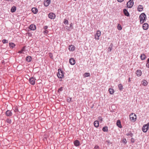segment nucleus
I'll use <instances>...</instances> for the list:
<instances>
[{"mask_svg": "<svg viewBox=\"0 0 149 149\" xmlns=\"http://www.w3.org/2000/svg\"><path fill=\"white\" fill-rule=\"evenodd\" d=\"M9 46L11 48H13L15 46V45L13 43L11 42L9 44Z\"/></svg>", "mask_w": 149, "mask_h": 149, "instance_id": "obj_22", "label": "nucleus"}, {"mask_svg": "<svg viewBox=\"0 0 149 149\" xmlns=\"http://www.w3.org/2000/svg\"><path fill=\"white\" fill-rule=\"evenodd\" d=\"M134 4L133 0H130L127 2V6L129 8H131Z\"/></svg>", "mask_w": 149, "mask_h": 149, "instance_id": "obj_5", "label": "nucleus"}, {"mask_svg": "<svg viewBox=\"0 0 149 149\" xmlns=\"http://www.w3.org/2000/svg\"><path fill=\"white\" fill-rule=\"evenodd\" d=\"M102 130L104 132H107L108 130V127L107 126H105L104 127L102 128Z\"/></svg>", "mask_w": 149, "mask_h": 149, "instance_id": "obj_25", "label": "nucleus"}, {"mask_svg": "<svg viewBox=\"0 0 149 149\" xmlns=\"http://www.w3.org/2000/svg\"><path fill=\"white\" fill-rule=\"evenodd\" d=\"M123 12L125 16H130V14L126 9H124L123 10Z\"/></svg>", "mask_w": 149, "mask_h": 149, "instance_id": "obj_15", "label": "nucleus"}, {"mask_svg": "<svg viewBox=\"0 0 149 149\" xmlns=\"http://www.w3.org/2000/svg\"><path fill=\"white\" fill-rule=\"evenodd\" d=\"M23 51H24V50H23V49L22 50H21L19 51V53H22Z\"/></svg>", "mask_w": 149, "mask_h": 149, "instance_id": "obj_41", "label": "nucleus"}, {"mask_svg": "<svg viewBox=\"0 0 149 149\" xmlns=\"http://www.w3.org/2000/svg\"><path fill=\"white\" fill-rule=\"evenodd\" d=\"M127 136H130L131 137H132L133 136V134L131 132H130L127 134Z\"/></svg>", "mask_w": 149, "mask_h": 149, "instance_id": "obj_30", "label": "nucleus"}, {"mask_svg": "<svg viewBox=\"0 0 149 149\" xmlns=\"http://www.w3.org/2000/svg\"><path fill=\"white\" fill-rule=\"evenodd\" d=\"M94 125L96 127H97L99 125V122L97 120H95L94 123Z\"/></svg>", "mask_w": 149, "mask_h": 149, "instance_id": "obj_17", "label": "nucleus"}, {"mask_svg": "<svg viewBox=\"0 0 149 149\" xmlns=\"http://www.w3.org/2000/svg\"><path fill=\"white\" fill-rule=\"evenodd\" d=\"M137 8L138 11L139 12L142 11L143 10V8L142 5H139Z\"/></svg>", "mask_w": 149, "mask_h": 149, "instance_id": "obj_18", "label": "nucleus"}, {"mask_svg": "<svg viewBox=\"0 0 149 149\" xmlns=\"http://www.w3.org/2000/svg\"><path fill=\"white\" fill-rule=\"evenodd\" d=\"M131 142L132 143H134V139L132 138L131 139Z\"/></svg>", "mask_w": 149, "mask_h": 149, "instance_id": "obj_39", "label": "nucleus"}, {"mask_svg": "<svg viewBox=\"0 0 149 149\" xmlns=\"http://www.w3.org/2000/svg\"><path fill=\"white\" fill-rule=\"evenodd\" d=\"M50 0H47L44 3V4L45 5V3H47V4L46 5V6H47L49 5V4L50 3Z\"/></svg>", "mask_w": 149, "mask_h": 149, "instance_id": "obj_28", "label": "nucleus"}, {"mask_svg": "<svg viewBox=\"0 0 149 149\" xmlns=\"http://www.w3.org/2000/svg\"><path fill=\"white\" fill-rule=\"evenodd\" d=\"M69 62L71 65H74L75 63V60L72 58H70L69 60Z\"/></svg>", "mask_w": 149, "mask_h": 149, "instance_id": "obj_9", "label": "nucleus"}, {"mask_svg": "<svg viewBox=\"0 0 149 149\" xmlns=\"http://www.w3.org/2000/svg\"><path fill=\"white\" fill-rule=\"evenodd\" d=\"M64 23L65 24H68V20L66 19H65L64 22Z\"/></svg>", "mask_w": 149, "mask_h": 149, "instance_id": "obj_34", "label": "nucleus"}, {"mask_svg": "<svg viewBox=\"0 0 149 149\" xmlns=\"http://www.w3.org/2000/svg\"><path fill=\"white\" fill-rule=\"evenodd\" d=\"M16 7L15 6H13V7H12L11 9V11L12 13H13L15 12V11L16 10Z\"/></svg>", "mask_w": 149, "mask_h": 149, "instance_id": "obj_23", "label": "nucleus"}, {"mask_svg": "<svg viewBox=\"0 0 149 149\" xmlns=\"http://www.w3.org/2000/svg\"><path fill=\"white\" fill-rule=\"evenodd\" d=\"M14 111L15 112H17L18 111V109L17 108H15V109L14 110Z\"/></svg>", "mask_w": 149, "mask_h": 149, "instance_id": "obj_46", "label": "nucleus"}, {"mask_svg": "<svg viewBox=\"0 0 149 149\" xmlns=\"http://www.w3.org/2000/svg\"><path fill=\"white\" fill-rule=\"evenodd\" d=\"M58 73L57 74L58 77L60 78H61L63 76V72L61 70L58 69Z\"/></svg>", "mask_w": 149, "mask_h": 149, "instance_id": "obj_4", "label": "nucleus"}, {"mask_svg": "<svg viewBox=\"0 0 149 149\" xmlns=\"http://www.w3.org/2000/svg\"><path fill=\"white\" fill-rule=\"evenodd\" d=\"M29 29L31 30H34L36 29V26L33 24H32L29 26Z\"/></svg>", "mask_w": 149, "mask_h": 149, "instance_id": "obj_13", "label": "nucleus"}, {"mask_svg": "<svg viewBox=\"0 0 149 149\" xmlns=\"http://www.w3.org/2000/svg\"><path fill=\"white\" fill-rule=\"evenodd\" d=\"M72 23H71L70 24V27H71L72 26Z\"/></svg>", "mask_w": 149, "mask_h": 149, "instance_id": "obj_50", "label": "nucleus"}, {"mask_svg": "<svg viewBox=\"0 0 149 149\" xmlns=\"http://www.w3.org/2000/svg\"><path fill=\"white\" fill-rule=\"evenodd\" d=\"M69 49L70 51H73L75 50V47L73 45H71L70 46Z\"/></svg>", "mask_w": 149, "mask_h": 149, "instance_id": "obj_24", "label": "nucleus"}, {"mask_svg": "<svg viewBox=\"0 0 149 149\" xmlns=\"http://www.w3.org/2000/svg\"><path fill=\"white\" fill-rule=\"evenodd\" d=\"M101 32L99 31H97V32L96 35L95 36V38L96 39L99 40V37L100 36Z\"/></svg>", "mask_w": 149, "mask_h": 149, "instance_id": "obj_8", "label": "nucleus"}, {"mask_svg": "<svg viewBox=\"0 0 149 149\" xmlns=\"http://www.w3.org/2000/svg\"><path fill=\"white\" fill-rule=\"evenodd\" d=\"M6 114L7 116H12V113L10 111L8 110L6 111Z\"/></svg>", "mask_w": 149, "mask_h": 149, "instance_id": "obj_10", "label": "nucleus"}, {"mask_svg": "<svg viewBox=\"0 0 149 149\" xmlns=\"http://www.w3.org/2000/svg\"><path fill=\"white\" fill-rule=\"evenodd\" d=\"M147 62L149 63V58L148 59Z\"/></svg>", "mask_w": 149, "mask_h": 149, "instance_id": "obj_48", "label": "nucleus"}, {"mask_svg": "<svg viewBox=\"0 0 149 149\" xmlns=\"http://www.w3.org/2000/svg\"><path fill=\"white\" fill-rule=\"evenodd\" d=\"M112 49V47H109L108 48V51H109V52H111Z\"/></svg>", "mask_w": 149, "mask_h": 149, "instance_id": "obj_40", "label": "nucleus"}, {"mask_svg": "<svg viewBox=\"0 0 149 149\" xmlns=\"http://www.w3.org/2000/svg\"><path fill=\"white\" fill-rule=\"evenodd\" d=\"M146 66L147 67H148L149 68V64H148V63H147Z\"/></svg>", "mask_w": 149, "mask_h": 149, "instance_id": "obj_43", "label": "nucleus"}, {"mask_svg": "<svg viewBox=\"0 0 149 149\" xmlns=\"http://www.w3.org/2000/svg\"><path fill=\"white\" fill-rule=\"evenodd\" d=\"M142 84L144 86H146L147 84V82L146 80H143L142 82Z\"/></svg>", "mask_w": 149, "mask_h": 149, "instance_id": "obj_26", "label": "nucleus"}, {"mask_svg": "<svg viewBox=\"0 0 149 149\" xmlns=\"http://www.w3.org/2000/svg\"><path fill=\"white\" fill-rule=\"evenodd\" d=\"M107 141V142H108V143H109V141Z\"/></svg>", "mask_w": 149, "mask_h": 149, "instance_id": "obj_53", "label": "nucleus"}, {"mask_svg": "<svg viewBox=\"0 0 149 149\" xmlns=\"http://www.w3.org/2000/svg\"><path fill=\"white\" fill-rule=\"evenodd\" d=\"M2 41L3 43H6L8 42V41L5 39L3 40Z\"/></svg>", "mask_w": 149, "mask_h": 149, "instance_id": "obj_35", "label": "nucleus"}, {"mask_svg": "<svg viewBox=\"0 0 149 149\" xmlns=\"http://www.w3.org/2000/svg\"><path fill=\"white\" fill-rule=\"evenodd\" d=\"M109 91L111 94H113L114 92V90L112 89L109 88Z\"/></svg>", "mask_w": 149, "mask_h": 149, "instance_id": "obj_27", "label": "nucleus"}, {"mask_svg": "<svg viewBox=\"0 0 149 149\" xmlns=\"http://www.w3.org/2000/svg\"><path fill=\"white\" fill-rule=\"evenodd\" d=\"M148 27V25L147 23H144L143 25V28L144 30H146Z\"/></svg>", "mask_w": 149, "mask_h": 149, "instance_id": "obj_12", "label": "nucleus"}, {"mask_svg": "<svg viewBox=\"0 0 149 149\" xmlns=\"http://www.w3.org/2000/svg\"><path fill=\"white\" fill-rule=\"evenodd\" d=\"M116 125L117 126H118V127H119L120 128H121L122 127V126L121 124V122L120 120H118L117 121L116 123Z\"/></svg>", "mask_w": 149, "mask_h": 149, "instance_id": "obj_16", "label": "nucleus"}, {"mask_svg": "<svg viewBox=\"0 0 149 149\" xmlns=\"http://www.w3.org/2000/svg\"><path fill=\"white\" fill-rule=\"evenodd\" d=\"M100 119H101L102 120V118L101 117H100Z\"/></svg>", "mask_w": 149, "mask_h": 149, "instance_id": "obj_51", "label": "nucleus"}, {"mask_svg": "<svg viewBox=\"0 0 149 149\" xmlns=\"http://www.w3.org/2000/svg\"><path fill=\"white\" fill-rule=\"evenodd\" d=\"M94 148L95 149H98L99 148V147L98 146H96L95 147H94Z\"/></svg>", "mask_w": 149, "mask_h": 149, "instance_id": "obj_42", "label": "nucleus"}, {"mask_svg": "<svg viewBox=\"0 0 149 149\" xmlns=\"http://www.w3.org/2000/svg\"><path fill=\"white\" fill-rule=\"evenodd\" d=\"M74 145L76 147L80 145V142L77 140H76L74 141Z\"/></svg>", "mask_w": 149, "mask_h": 149, "instance_id": "obj_11", "label": "nucleus"}, {"mask_svg": "<svg viewBox=\"0 0 149 149\" xmlns=\"http://www.w3.org/2000/svg\"><path fill=\"white\" fill-rule=\"evenodd\" d=\"M35 80L36 79L33 77H31L29 79V82L31 84L34 85L35 83Z\"/></svg>", "mask_w": 149, "mask_h": 149, "instance_id": "obj_6", "label": "nucleus"}, {"mask_svg": "<svg viewBox=\"0 0 149 149\" xmlns=\"http://www.w3.org/2000/svg\"><path fill=\"white\" fill-rule=\"evenodd\" d=\"M130 120L134 122H135L136 120V115L134 113H132L130 116Z\"/></svg>", "mask_w": 149, "mask_h": 149, "instance_id": "obj_2", "label": "nucleus"}, {"mask_svg": "<svg viewBox=\"0 0 149 149\" xmlns=\"http://www.w3.org/2000/svg\"><path fill=\"white\" fill-rule=\"evenodd\" d=\"M119 2H122L124 0H117Z\"/></svg>", "mask_w": 149, "mask_h": 149, "instance_id": "obj_47", "label": "nucleus"}, {"mask_svg": "<svg viewBox=\"0 0 149 149\" xmlns=\"http://www.w3.org/2000/svg\"><path fill=\"white\" fill-rule=\"evenodd\" d=\"M136 72V74L138 76H140L141 74V71L140 70H137Z\"/></svg>", "mask_w": 149, "mask_h": 149, "instance_id": "obj_21", "label": "nucleus"}, {"mask_svg": "<svg viewBox=\"0 0 149 149\" xmlns=\"http://www.w3.org/2000/svg\"><path fill=\"white\" fill-rule=\"evenodd\" d=\"M32 58L31 56H27L26 58V60L28 62H30Z\"/></svg>", "mask_w": 149, "mask_h": 149, "instance_id": "obj_20", "label": "nucleus"}, {"mask_svg": "<svg viewBox=\"0 0 149 149\" xmlns=\"http://www.w3.org/2000/svg\"><path fill=\"white\" fill-rule=\"evenodd\" d=\"M107 141V142H108V143H109V141Z\"/></svg>", "mask_w": 149, "mask_h": 149, "instance_id": "obj_52", "label": "nucleus"}, {"mask_svg": "<svg viewBox=\"0 0 149 149\" xmlns=\"http://www.w3.org/2000/svg\"><path fill=\"white\" fill-rule=\"evenodd\" d=\"M71 98H69V99H67V101L68 102H70L71 101Z\"/></svg>", "mask_w": 149, "mask_h": 149, "instance_id": "obj_45", "label": "nucleus"}, {"mask_svg": "<svg viewBox=\"0 0 149 149\" xmlns=\"http://www.w3.org/2000/svg\"><path fill=\"white\" fill-rule=\"evenodd\" d=\"M63 87H61L60 88L58 89V92H59V91H63Z\"/></svg>", "mask_w": 149, "mask_h": 149, "instance_id": "obj_36", "label": "nucleus"}, {"mask_svg": "<svg viewBox=\"0 0 149 149\" xmlns=\"http://www.w3.org/2000/svg\"><path fill=\"white\" fill-rule=\"evenodd\" d=\"M32 12L35 14H36L38 12V10L37 8H33L31 9Z\"/></svg>", "mask_w": 149, "mask_h": 149, "instance_id": "obj_14", "label": "nucleus"}, {"mask_svg": "<svg viewBox=\"0 0 149 149\" xmlns=\"http://www.w3.org/2000/svg\"><path fill=\"white\" fill-rule=\"evenodd\" d=\"M6 122L8 123H9V124H10L11 123V119H10L9 118H7L6 120Z\"/></svg>", "mask_w": 149, "mask_h": 149, "instance_id": "obj_31", "label": "nucleus"}, {"mask_svg": "<svg viewBox=\"0 0 149 149\" xmlns=\"http://www.w3.org/2000/svg\"><path fill=\"white\" fill-rule=\"evenodd\" d=\"M117 28L118 30H120L122 29V28L121 27L120 25L118 24L117 26Z\"/></svg>", "mask_w": 149, "mask_h": 149, "instance_id": "obj_33", "label": "nucleus"}, {"mask_svg": "<svg viewBox=\"0 0 149 149\" xmlns=\"http://www.w3.org/2000/svg\"><path fill=\"white\" fill-rule=\"evenodd\" d=\"M139 18L141 23H143L146 21V15L144 13H142L140 15Z\"/></svg>", "mask_w": 149, "mask_h": 149, "instance_id": "obj_1", "label": "nucleus"}, {"mask_svg": "<svg viewBox=\"0 0 149 149\" xmlns=\"http://www.w3.org/2000/svg\"><path fill=\"white\" fill-rule=\"evenodd\" d=\"M123 143H124L125 144H126L127 143V141H126V139H123Z\"/></svg>", "mask_w": 149, "mask_h": 149, "instance_id": "obj_37", "label": "nucleus"}, {"mask_svg": "<svg viewBox=\"0 0 149 149\" xmlns=\"http://www.w3.org/2000/svg\"><path fill=\"white\" fill-rule=\"evenodd\" d=\"M48 26H44V29H45V30H46L47 28H48Z\"/></svg>", "mask_w": 149, "mask_h": 149, "instance_id": "obj_44", "label": "nucleus"}, {"mask_svg": "<svg viewBox=\"0 0 149 149\" xmlns=\"http://www.w3.org/2000/svg\"><path fill=\"white\" fill-rule=\"evenodd\" d=\"M146 56H145V55L143 54H141V55L140 56V58L141 59L143 60H145L146 58Z\"/></svg>", "mask_w": 149, "mask_h": 149, "instance_id": "obj_19", "label": "nucleus"}, {"mask_svg": "<svg viewBox=\"0 0 149 149\" xmlns=\"http://www.w3.org/2000/svg\"><path fill=\"white\" fill-rule=\"evenodd\" d=\"M131 81L130 78H129L128 79V81L130 82Z\"/></svg>", "mask_w": 149, "mask_h": 149, "instance_id": "obj_49", "label": "nucleus"}, {"mask_svg": "<svg viewBox=\"0 0 149 149\" xmlns=\"http://www.w3.org/2000/svg\"><path fill=\"white\" fill-rule=\"evenodd\" d=\"M84 76L85 77H88L90 76V74L89 73L86 72L84 73Z\"/></svg>", "mask_w": 149, "mask_h": 149, "instance_id": "obj_32", "label": "nucleus"}, {"mask_svg": "<svg viewBox=\"0 0 149 149\" xmlns=\"http://www.w3.org/2000/svg\"><path fill=\"white\" fill-rule=\"evenodd\" d=\"M118 86L119 90L120 91L122 90L123 88V86L121 84H119Z\"/></svg>", "mask_w": 149, "mask_h": 149, "instance_id": "obj_29", "label": "nucleus"}, {"mask_svg": "<svg viewBox=\"0 0 149 149\" xmlns=\"http://www.w3.org/2000/svg\"><path fill=\"white\" fill-rule=\"evenodd\" d=\"M48 31L47 30H45L43 32L45 34H46L47 33H48Z\"/></svg>", "mask_w": 149, "mask_h": 149, "instance_id": "obj_38", "label": "nucleus"}, {"mask_svg": "<svg viewBox=\"0 0 149 149\" xmlns=\"http://www.w3.org/2000/svg\"><path fill=\"white\" fill-rule=\"evenodd\" d=\"M49 17L52 19H54L56 17V15L54 13H51L48 15Z\"/></svg>", "mask_w": 149, "mask_h": 149, "instance_id": "obj_7", "label": "nucleus"}, {"mask_svg": "<svg viewBox=\"0 0 149 149\" xmlns=\"http://www.w3.org/2000/svg\"><path fill=\"white\" fill-rule=\"evenodd\" d=\"M149 123L147 124L143 125L142 128V130L144 132H147L149 128Z\"/></svg>", "mask_w": 149, "mask_h": 149, "instance_id": "obj_3", "label": "nucleus"}]
</instances>
